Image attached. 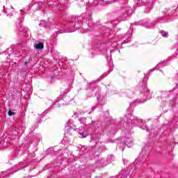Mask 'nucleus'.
I'll return each mask as SVG.
<instances>
[{
    "mask_svg": "<svg viewBox=\"0 0 178 178\" xmlns=\"http://www.w3.org/2000/svg\"><path fill=\"white\" fill-rule=\"evenodd\" d=\"M16 31L20 37L23 35V17H22L16 22Z\"/></svg>",
    "mask_w": 178,
    "mask_h": 178,
    "instance_id": "1",
    "label": "nucleus"
},
{
    "mask_svg": "<svg viewBox=\"0 0 178 178\" xmlns=\"http://www.w3.org/2000/svg\"><path fill=\"white\" fill-rule=\"evenodd\" d=\"M3 13H6L7 16H12L13 13L15 12V8H13V6H10L11 10H8L5 8V6L3 7Z\"/></svg>",
    "mask_w": 178,
    "mask_h": 178,
    "instance_id": "2",
    "label": "nucleus"
},
{
    "mask_svg": "<svg viewBox=\"0 0 178 178\" xmlns=\"http://www.w3.org/2000/svg\"><path fill=\"white\" fill-rule=\"evenodd\" d=\"M35 48L36 49H44V44H42V42L36 43L35 44Z\"/></svg>",
    "mask_w": 178,
    "mask_h": 178,
    "instance_id": "3",
    "label": "nucleus"
},
{
    "mask_svg": "<svg viewBox=\"0 0 178 178\" xmlns=\"http://www.w3.org/2000/svg\"><path fill=\"white\" fill-rule=\"evenodd\" d=\"M10 172H12V170H9L8 171L3 172L2 173L3 177H5L6 176V177H9V173H10Z\"/></svg>",
    "mask_w": 178,
    "mask_h": 178,
    "instance_id": "4",
    "label": "nucleus"
},
{
    "mask_svg": "<svg viewBox=\"0 0 178 178\" xmlns=\"http://www.w3.org/2000/svg\"><path fill=\"white\" fill-rule=\"evenodd\" d=\"M10 145V143L6 142V143H3V149H4V148H6V147H9V145Z\"/></svg>",
    "mask_w": 178,
    "mask_h": 178,
    "instance_id": "5",
    "label": "nucleus"
},
{
    "mask_svg": "<svg viewBox=\"0 0 178 178\" xmlns=\"http://www.w3.org/2000/svg\"><path fill=\"white\" fill-rule=\"evenodd\" d=\"M13 115H15V113L12 112V111H8V116H13Z\"/></svg>",
    "mask_w": 178,
    "mask_h": 178,
    "instance_id": "6",
    "label": "nucleus"
},
{
    "mask_svg": "<svg viewBox=\"0 0 178 178\" xmlns=\"http://www.w3.org/2000/svg\"><path fill=\"white\" fill-rule=\"evenodd\" d=\"M25 35H26V37H29L30 36V31L27 30Z\"/></svg>",
    "mask_w": 178,
    "mask_h": 178,
    "instance_id": "7",
    "label": "nucleus"
},
{
    "mask_svg": "<svg viewBox=\"0 0 178 178\" xmlns=\"http://www.w3.org/2000/svg\"><path fill=\"white\" fill-rule=\"evenodd\" d=\"M162 35L163 37H168V33L166 32H163Z\"/></svg>",
    "mask_w": 178,
    "mask_h": 178,
    "instance_id": "8",
    "label": "nucleus"
},
{
    "mask_svg": "<svg viewBox=\"0 0 178 178\" xmlns=\"http://www.w3.org/2000/svg\"><path fill=\"white\" fill-rule=\"evenodd\" d=\"M80 136H81V138H86V137H87V136H84V134H83V133H79Z\"/></svg>",
    "mask_w": 178,
    "mask_h": 178,
    "instance_id": "9",
    "label": "nucleus"
},
{
    "mask_svg": "<svg viewBox=\"0 0 178 178\" xmlns=\"http://www.w3.org/2000/svg\"><path fill=\"white\" fill-rule=\"evenodd\" d=\"M25 65H27V62H25Z\"/></svg>",
    "mask_w": 178,
    "mask_h": 178,
    "instance_id": "10",
    "label": "nucleus"
},
{
    "mask_svg": "<svg viewBox=\"0 0 178 178\" xmlns=\"http://www.w3.org/2000/svg\"><path fill=\"white\" fill-rule=\"evenodd\" d=\"M1 144H3V142H1Z\"/></svg>",
    "mask_w": 178,
    "mask_h": 178,
    "instance_id": "11",
    "label": "nucleus"
}]
</instances>
